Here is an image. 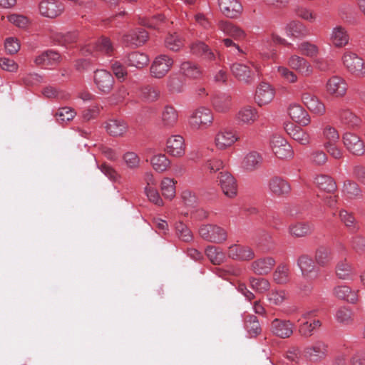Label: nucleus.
<instances>
[{"instance_id": "c756f323", "label": "nucleus", "mask_w": 365, "mask_h": 365, "mask_svg": "<svg viewBox=\"0 0 365 365\" xmlns=\"http://www.w3.org/2000/svg\"><path fill=\"white\" fill-rule=\"evenodd\" d=\"M113 51L112 43L108 38L103 37L98 40L94 46L88 45L82 49V53L85 55L87 53H93L100 51L102 53L110 55Z\"/></svg>"}, {"instance_id": "e2e57ef3", "label": "nucleus", "mask_w": 365, "mask_h": 365, "mask_svg": "<svg viewBox=\"0 0 365 365\" xmlns=\"http://www.w3.org/2000/svg\"><path fill=\"white\" fill-rule=\"evenodd\" d=\"M165 45L168 49L178 51L182 47L183 42L178 34H174L167 36Z\"/></svg>"}, {"instance_id": "a211bd4d", "label": "nucleus", "mask_w": 365, "mask_h": 365, "mask_svg": "<svg viewBox=\"0 0 365 365\" xmlns=\"http://www.w3.org/2000/svg\"><path fill=\"white\" fill-rule=\"evenodd\" d=\"M211 103L215 111L219 113H228L233 106L232 96L225 93L214 95L211 98Z\"/></svg>"}, {"instance_id": "f257e3e1", "label": "nucleus", "mask_w": 365, "mask_h": 365, "mask_svg": "<svg viewBox=\"0 0 365 365\" xmlns=\"http://www.w3.org/2000/svg\"><path fill=\"white\" fill-rule=\"evenodd\" d=\"M214 122V114L210 108L200 106L195 109L190 118L189 125L194 130H204L210 128Z\"/></svg>"}, {"instance_id": "f3484780", "label": "nucleus", "mask_w": 365, "mask_h": 365, "mask_svg": "<svg viewBox=\"0 0 365 365\" xmlns=\"http://www.w3.org/2000/svg\"><path fill=\"white\" fill-rule=\"evenodd\" d=\"M275 96V91L269 83L262 82L257 88L255 100L259 106L269 104Z\"/></svg>"}, {"instance_id": "f8f14e48", "label": "nucleus", "mask_w": 365, "mask_h": 365, "mask_svg": "<svg viewBox=\"0 0 365 365\" xmlns=\"http://www.w3.org/2000/svg\"><path fill=\"white\" fill-rule=\"evenodd\" d=\"M185 140L180 135H173L166 140L165 150L173 157H182L185 153Z\"/></svg>"}, {"instance_id": "1a4fd4ad", "label": "nucleus", "mask_w": 365, "mask_h": 365, "mask_svg": "<svg viewBox=\"0 0 365 365\" xmlns=\"http://www.w3.org/2000/svg\"><path fill=\"white\" fill-rule=\"evenodd\" d=\"M38 10L41 16L54 19L63 14L64 6L58 0H41L38 3Z\"/></svg>"}, {"instance_id": "2f4dec72", "label": "nucleus", "mask_w": 365, "mask_h": 365, "mask_svg": "<svg viewBox=\"0 0 365 365\" xmlns=\"http://www.w3.org/2000/svg\"><path fill=\"white\" fill-rule=\"evenodd\" d=\"M302 100L304 105L314 113L319 115L325 113V106L317 97L309 93H304L302 95Z\"/></svg>"}, {"instance_id": "bf43d9fd", "label": "nucleus", "mask_w": 365, "mask_h": 365, "mask_svg": "<svg viewBox=\"0 0 365 365\" xmlns=\"http://www.w3.org/2000/svg\"><path fill=\"white\" fill-rule=\"evenodd\" d=\"M205 254L209 259L215 264H221L225 259L222 252L215 246H208L205 250Z\"/></svg>"}, {"instance_id": "8fccbe9b", "label": "nucleus", "mask_w": 365, "mask_h": 365, "mask_svg": "<svg viewBox=\"0 0 365 365\" xmlns=\"http://www.w3.org/2000/svg\"><path fill=\"white\" fill-rule=\"evenodd\" d=\"M175 183L176 181L170 178H164L162 180L160 189L165 198L172 200L175 196Z\"/></svg>"}, {"instance_id": "423d86ee", "label": "nucleus", "mask_w": 365, "mask_h": 365, "mask_svg": "<svg viewBox=\"0 0 365 365\" xmlns=\"http://www.w3.org/2000/svg\"><path fill=\"white\" fill-rule=\"evenodd\" d=\"M199 235L206 241L213 243H222L227 240L225 230L215 225H202L199 228Z\"/></svg>"}, {"instance_id": "0e129e2a", "label": "nucleus", "mask_w": 365, "mask_h": 365, "mask_svg": "<svg viewBox=\"0 0 365 365\" xmlns=\"http://www.w3.org/2000/svg\"><path fill=\"white\" fill-rule=\"evenodd\" d=\"M278 75L286 82L294 83L297 81V76L289 68L284 66L277 67Z\"/></svg>"}, {"instance_id": "7ed1b4c3", "label": "nucleus", "mask_w": 365, "mask_h": 365, "mask_svg": "<svg viewBox=\"0 0 365 365\" xmlns=\"http://www.w3.org/2000/svg\"><path fill=\"white\" fill-rule=\"evenodd\" d=\"M232 75L239 81L246 84L252 83L259 76L257 66L252 69L248 64L236 62L230 66Z\"/></svg>"}, {"instance_id": "0eeeda50", "label": "nucleus", "mask_w": 365, "mask_h": 365, "mask_svg": "<svg viewBox=\"0 0 365 365\" xmlns=\"http://www.w3.org/2000/svg\"><path fill=\"white\" fill-rule=\"evenodd\" d=\"M93 81L99 92L103 94L109 93L115 83L112 73L105 69H98L94 72Z\"/></svg>"}, {"instance_id": "de8ad7c7", "label": "nucleus", "mask_w": 365, "mask_h": 365, "mask_svg": "<svg viewBox=\"0 0 365 365\" xmlns=\"http://www.w3.org/2000/svg\"><path fill=\"white\" fill-rule=\"evenodd\" d=\"M287 297L288 294L284 289H272L267 294V300L272 306H282Z\"/></svg>"}, {"instance_id": "680f3d73", "label": "nucleus", "mask_w": 365, "mask_h": 365, "mask_svg": "<svg viewBox=\"0 0 365 365\" xmlns=\"http://www.w3.org/2000/svg\"><path fill=\"white\" fill-rule=\"evenodd\" d=\"M76 114V113L74 110L71 109V108L63 107L58 109V110L56 113L55 116L58 122L65 123L73 120Z\"/></svg>"}, {"instance_id": "13d9d810", "label": "nucleus", "mask_w": 365, "mask_h": 365, "mask_svg": "<svg viewBox=\"0 0 365 365\" xmlns=\"http://www.w3.org/2000/svg\"><path fill=\"white\" fill-rule=\"evenodd\" d=\"M298 49L302 55L316 57L319 51V47L309 41H303L298 45Z\"/></svg>"}, {"instance_id": "603ef678", "label": "nucleus", "mask_w": 365, "mask_h": 365, "mask_svg": "<svg viewBox=\"0 0 365 365\" xmlns=\"http://www.w3.org/2000/svg\"><path fill=\"white\" fill-rule=\"evenodd\" d=\"M341 122L349 128H354L360 124V119L349 110H342L339 113Z\"/></svg>"}, {"instance_id": "3c124183", "label": "nucleus", "mask_w": 365, "mask_h": 365, "mask_svg": "<svg viewBox=\"0 0 365 365\" xmlns=\"http://www.w3.org/2000/svg\"><path fill=\"white\" fill-rule=\"evenodd\" d=\"M339 216L341 222L349 230V231L356 232L359 230V226L352 213L349 212L345 210H341L339 211Z\"/></svg>"}, {"instance_id": "393cba45", "label": "nucleus", "mask_w": 365, "mask_h": 365, "mask_svg": "<svg viewBox=\"0 0 365 365\" xmlns=\"http://www.w3.org/2000/svg\"><path fill=\"white\" fill-rule=\"evenodd\" d=\"M284 129L287 133L295 141L302 145H307L311 142L310 135L300 127L292 123L285 125Z\"/></svg>"}, {"instance_id": "e433bc0d", "label": "nucleus", "mask_w": 365, "mask_h": 365, "mask_svg": "<svg viewBox=\"0 0 365 365\" xmlns=\"http://www.w3.org/2000/svg\"><path fill=\"white\" fill-rule=\"evenodd\" d=\"M314 184L316 186L327 192H334L336 190L337 186L334 179L325 174L317 175L314 178Z\"/></svg>"}, {"instance_id": "ddd939ff", "label": "nucleus", "mask_w": 365, "mask_h": 365, "mask_svg": "<svg viewBox=\"0 0 365 365\" xmlns=\"http://www.w3.org/2000/svg\"><path fill=\"white\" fill-rule=\"evenodd\" d=\"M218 181L222 192L226 197L234 198L237 195V182L230 173L227 172H220L218 175Z\"/></svg>"}, {"instance_id": "6ab92c4d", "label": "nucleus", "mask_w": 365, "mask_h": 365, "mask_svg": "<svg viewBox=\"0 0 365 365\" xmlns=\"http://www.w3.org/2000/svg\"><path fill=\"white\" fill-rule=\"evenodd\" d=\"M287 65L302 76H309L313 73L312 65L303 57L293 54L287 60Z\"/></svg>"}, {"instance_id": "49530a36", "label": "nucleus", "mask_w": 365, "mask_h": 365, "mask_svg": "<svg viewBox=\"0 0 365 365\" xmlns=\"http://www.w3.org/2000/svg\"><path fill=\"white\" fill-rule=\"evenodd\" d=\"M150 163L156 172L163 173L170 167V160L165 154L159 153L151 158Z\"/></svg>"}, {"instance_id": "cd10ccee", "label": "nucleus", "mask_w": 365, "mask_h": 365, "mask_svg": "<svg viewBox=\"0 0 365 365\" xmlns=\"http://www.w3.org/2000/svg\"><path fill=\"white\" fill-rule=\"evenodd\" d=\"M285 32L287 36L302 38L309 34L307 26L299 20L289 21L285 26Z\"/></svg>"}, {"instance_id": "5fc2aeb1", "label": "nucleus", "mask_w": 365, "mask_h": 365, "mask_svg": "<svg viewBox=\"0 0 365 365\" xmlns=\"http://www.w3.org/2000/svg\"><path fill=\"white\" fill-rule=\"evenodd\" d=\"M123 160L126 167L130 170H137L140 166V157L133 151L125 152L123 155Z\"/></svg>"}, {"instance_id": "ea45409f", "label": "nucleus", "mask_w": 365, "mask_h": 365, "mask_svg": "<svg viewBox=\"0 0 365 365\" xmlns=\"http://www.w3.org/2000/svg\"><path fill=\"white\" fill-rule=\"evenodd\" d=\"M313 230V225L306 222H299L292 224L289 227V232L290 235L296 237H303L310 235Z\"/></svg>"}, {"instance_id": "a18cd8bd", "label": "nucleus", "mask_w": 365, "mask_h": 365, "mask_svg": "<svg viewBox=\"0 0 365 365\" xmlns=\"http://www.w3.org/2000/svg\"><path fill=\"white\" fill-rule=\"evenodd\" d=\"M295 15L310 24H314L318 20V14L313 9L303 6H297L294 9Z\"/></svg>"}, {"instance_id": "bb28decb", "label": "nucleus", "mask_w": 365, "mask_h": 365, "mask_svg": "<svg viewBox=\"0 0 365 365\" xmlns=\"http://www.w3.org/2000/svg\"><path fill=\"white\" fill-rule=\"evenodd\" d=\"M270 192L277 197H284L291 190V186L287 181L280 177H274L268 184Z\"/></svg>"}, {"instance_id": "b1692460", "label": "nucleus", "mask_w": 365, "mask_h": 365, "mask_svg": "<svg viewBox=\"0 0 365 365\" xmlns=\"http://www.w3.org/2000/svg\"><path fill=\"white\" fill-rule=\"evenodd\" d=\"M221 12L228 18L238 17L242 11V6L238 0H218Z\"/></svg>"}, {"instance_id": "c85d7f7f", "label": "nucleus", "mask_w": 365, "mask_h": 365, "mask_svg": "<svg viewBox=\"0 0 365 365\" xmlns=\"http://www.w3.org/2000/svg\"><path fill=\"white\" fill-rule=\"evenodd\" d=\"M148 32L143 29L131 31L123 36V41L128 46H140L148 39Z\"/></svg>"}, {"instance_id": "aec40b11", "label": "nucleus", "mask_w": 365, "mask_h": 365, "mask_svg": "<svg viewBox=\"0 0 365 365\" xmlns=\"http://www.w3.org/2000/svg\"><path fill=\"white\" fill-rule=\"evenodd\" d=\"M333 294L339 299L355 304L359 302V289H352L346 285H339L334 288Z\"/></svg>"}, {"instance_id": "338daca9", "label": "nucleus", "mask_w": 365, "mask_h": 365, "mask_svg": "<svg viewBox=\"0 0 365 365\" xmlns=\"http://www.w3.org/2000/svg\"><path fill=\"white\" fill-rule=\"evenodd\" d=\"M160 91L154 87L146 86L142 88L140 96L145 101H154L158 98Z\"/></svg>"}, {"instance_id": "a19ab883", "label": "nucleus", "mask_w": 365, "mask_h": 365, "mask_svg": "<svg viewBox=\"0 0 365 365\" xmlns=\"http://www.w3.org/2000/svg\"><path fill=\"white\" fill-rule=\"evenodd\" d=\"M356 272L353 267L346 260L341 261L336 266V276L343 280H349L355 275Z\"/></svg>"}, {"instance_id": "dca6fc26", "label": "nucleus", "mask_w": 365, "mask_h": 365, "mask_svg": "<svg viewBox=\"0 0 365 365\" xmlns=\"http://www.w3.org/2000/svg\"><path fill=\"white\" fill-rule=\"evenodd\" d=\"M227 255L231 259L238 261H250L255 256L251 247L237 244L232 245L228 247Z\"/></svg>"}, {"instance_id": "4468645a", "label": "nucleus", "mask_w": 365, "mask_h": 365, "mask_svg": "<svg viewBox=\"0 0 365 365\" xmlns=\"http://www.w3.org/2000/svg\"><path fill=\"white\" fill-rule=\"evenodd\" d=\"M297 265L305 279L312 280L317 277L318 269L312 257L305 255L300 256L297 259Z\"/></svg>"}, {"instance_id": "20e7f679", "label": "nucleus", "mask_w": 365, "mask_h": 365, "mask_svg": "<svg viewBox=\"0 0 365 365\" xmlns=\"http://www.w3.org/2000/svg\"><path fill=\"white\" fill-rule=\"evenodd\" d=\"M240 140V137L236 130L224 128L217 131L215 135L214 144L219 150H225L231 148L236 142Z\"/></svg>"}, {"instance_id": "9d476101", "label": "nucleus", "mask_w": 365, "mask_h": 365, "mask_svg": "<svg viewBox=\"0 0 365 365\" xmlns=\"http://www.w3.org/2000/svg\"><path fill=\"white\" fill-rule=\"evenodd\" d=\"M173 59L168 55L160 54L153 61L150 66V73L156 78L164 77L173 66Z\"/></svg>"}, {"instance_id": "c03bdc74", "label": "nucleus", "mask_w": 365, "mask_h": 365, "mask_svg": "<svg viewBox=\"0 0 365 365\" xmlns=\"http://www.w3.org/2000/svg\"><path fill=\"white\" fill-rule=\"evenodd\" d=\"M334 317L339 323L344 325H349L354 322L353 311L347 306H341L338 308Z\"/></svg>"}, {"instance_id": "774afa93", "label": "nucleus", "mask_w": 365, "mask_h": 365, "mask_svg": "<svg viewBox=\"0 0 365 365\" xmlns=\"http://www.w3.org/2000/svg\"><path fill=\"white\" fill-rule=\"evenodd\" d=\"M352 249L357 253L365 252V237L358 235L354 236L351 240Z\"/></svg>"}, {"instance_id": "c9c22d12", "label": "nucleus", "mask_w": 365, "mask_h": 365, "mask_svg": "<svg viewBox=\"0 0 365 365\" xmlns=\"http://www.w3.org/2000/svg\"><path fill=\"white\" fill-rule=\"evenodd\" d=\"M61 61V56L53 50H47L34 58V63L38 66H53Z\"/></svg>"}, {"instance_id": "58836bf2", "label": "nucleus", "mask_w": 365, "mask_h": 365, "mask_svg": "<svg viewBox=\"0 0 365 365\" xmlns=\"http://www.w3.org/2000/svg\"><path fill=\"white\" fill-rule=\"evenodd\" d=\"M262 163V155L256 151H251L245 156L242 165L245 170L252 171L257 169Z\"/></svg>"}, {"instance_id": "412c9836", "label": "nucleus", "mask_w": 365, "mask_h": 365, "mask_svg": "<svg viewBox=\"0 0 365 365\" xmlns=\"http://www.w3.org/2000/svg\"><path fill=\"white\" fill-rule=\"evenodd\" d=\"M294 324L289 320L274 319L271 323L272 332L282 339L288 338L293 334Z\"/></svg>"}, {"instance_id": "f03ea898", "label": "nucleus", "mask_w": 365, "mask_h": 365, "mask_svg": "<svg viewBox=\"0 0 365 365\" xmlns=\"http://www.w3.org/2000/svg\"><path fill=\"white\" fill-rule=\"evenodd\" d=\"M341 62L351 75L357 78L365 77V61L356 53L345 50L341 56Z\"/></svg>"}, {"instance_id": "5701e85b", "label": "nucleus", "mask_w": 365, "mask_h": 365, "mask_svg": "<svg viewBox=\"0 0 365 365\" xmlns=\"http://www.w3.org/2000/svg\"><path fill=\"white\" fill-rule=\"evenodd\" d=\"M276 261L272 257H263L253 261L250 269L256 274L266 275L272 269Z\"/></svg>"}, {"instance_id": "052dcab7", "label": "nucleus", "mask_w": 365, "mask_h": 365, "mask_svg": "<svg viewBox=\"0 0 365 365\" xmlns=\"http://www.w3.org/2000/svg\"><path fill=\"white\" fill-rule=\"evenodd\" d=\"M343 192L348 198L354 199L361 196V190L359 185L351 180L345 181L343 186Z\"/></svg>"}, {"instance_id": "864d4df0", "label": "nucleus", "mask_w": 365, "mask_h": 365, "mask_svg": "<svg viewBox=\"0 0 365 365\" xmlns=\"http://www.w3.org/2000/svg\"><path fill=\"white\" fill-rule=\"evenodd\" d=\"M245 328L251 337H255L261 333V327L257 317L249 315L245 320Z\"/></svg>"}, {"instance_id": "69168bd1", "label": "nucleus", "mask_w": 365, "mask_h": 365, "mask_svg": "<svg viewBox=\"0 0 365 365\" xmlns=\"http://www.w3.org/2000/svg\"><path fill=\"white\" fill-rule=\"evenodd\" d=\"M176 233L178 237L184 242H190L192 240V234L188 227L181 222L176 224Z\"/></svg>"}, {"instance_id": "72a5a7b5", "label": "nucleus", "mask_w": 365, "mask_h": 365, "mask_svg": "<svg viewBox=\"0 0 365 365\" xmlns=\"http://www.w3.org/2000/svg\"><path fill=\"white\" fill-rule=\"evenodd\" d=\"M217 28L225 35L235 40L242 39L245 36V33L241 28L227 21H220L217 23Z\"/></svg>"}, {"instance_id": "4d7b16f0", "label": "nucleus", "mask_w": 365, "mask_h": 365, "mask_svg": "<svg viewBox=\"0 0 365 365\" xmlns=\"http://www.w3.org/2000/svg\"><path fill=\"white\" fill-rule=\"evenodd\" d=\"M331 259V250L327 247H319L315 254V260L320 266H324Z\"/></svg>"}, {"instance_id": "09e8293b", "label": "nucleus", "mask_w": 365, "mask_h": 365, "mask_svg": "<svg viewBox=\"0 0 365 365\" xmlns=\"http://www.w3.org/2000/svg\"><path fill=\"white\" fill-rule=\"evenodd\" d=\"M167 87L172 93L182 92L185 87L183 76L177 73L170 75L167 81Z\"/></svg>"}, {"instance_id": "6e6d98bb", "label": "nucleus", "mask_w": 365, "mask_h": 365, "mask_svg": "<svg viewBox=\"0 0 365 365\" xmlns=\"http://www.w3.org/2000/svg\"><path fill=\"white\" fill-rule=\"evenodd\" d=\"M250 285L255 292L263 294L269 290L270 282L264 278L251 277L250 279Z\"/></svg>"}, {"instance_id": "a878e982", "label": "nucleus", "mask_w": 365, "mask_h": 365, "mask_svg": "<svg viewBox=\"0 0 365 365\" xmlns=\"http://www.w3.org/2000/svg\"><path fill=\"white\" fill-rule=\"evenodd\" d=\"M258 117L256 108L250 106L241 108L235 114V120L240 125H252L257 120Z\"/></svg>"}, {"instance_id": "473e14b6", "label": "nucleus", "mask_w": 365, "mask_h": 365, "mask_svg": "<svg viewBox=\"0 0 365 365\" xmlns=\"http://www.w3.org/2000/svg\"><path fill=\"white\" fill-rule=\"evenodd\" d=\"M161 125L164 128L170 129L177 124L178 113L172 106H165L161 113Z\"/></svg>"}, {"instance_id": "9b49d317", "label": "nucleus", "mask_w": 365, "mask_h": 365, "mask_svg": "<svg viewBox=\"0 0 365 365\" xmlns=\"http://www.w3.org/2000/svg\"><path fill=\"white\" fill-rule=\"evenodd\" d=\"M350 36L347 29L342 25L332 27L329 34V41L334 47L344 48L349 43Z\"/></svg>"}, {"instance_id": "37998d69", "label": "nucleus", "mask_w": 365, "mask_h": 365, "mask_svg": "<svg viewBox=\"0 0 365 365\" xmlns=\"http://www.w3.org/2000/svg\"><path fill=\"white\" fill-rule=\"evenodd\" d=\"M126 62L129 66L142 68L148 65L149 58L145 53L135 51L128 55Z\"/></svg>"}, {"instance_id": "39448f33", "label": "nucleus", "mask_w": 365, "mask_h": 365, "mask_svg": "<svg viewBox=\"0 0 365 365\" xmlns=\"http://www.w3.org/2000/svg\"><path fill=\"white\" fill-rule=\"evenodd\" d=\"M304 357L312 362H320L329 354V346L323 341L318 340L306 346L303 351Z\"/></svg>"}, {"instance_id": "f704fd0d", "label": "nucleus", "mask_w": 365, "mask_h": 365, "mask_svg": "<svg viewBox=\"0 0 365 365\" xmlns=\"http://www.w3.org/2000/svg\"><path fill=\"white\" fill-rule=\"evenodd\" d=\"M180 71L182 76L189 79H198L202 76L201 67L196 63L186 61L180 66Z\"/></svg>"}, {"instance_id": "7c9ffc66", "label": "nucleus", "mask_w": 365, "mask_h": 365, "mask_svg": "<svg viewBox=\"0 0 365 365\" xmlns=\"http://www.w3.org/2000/svg\"><path fill=\"white\" fill-rule=\"evenodd\" d=\"M327 92L336 97L343 96L346 92V83L339 76H332L327 83Z\"/></svg>"}, {"instance_id": "4be33fe9", "label": "nucleus", "mask_w": 365, "mask_h": 365, "mask_svg": "<svg viewBox=\"0 0 365 365\" xmlns=\"http://www.w3.org/2000/svg\"><path fill=\"white\" fill-rule=\"evenodd\" d=\"M288 114L294 121L302 126H306L311 122L307 110L298 103H292L289 106Z\"/></svg>"}, {"instance_id": "2eb2a0df", "label": "nucleus", "mask_w": 365, "mask_h": 365, "mask_svg": "<svg viewBox=\"0 0 365 365\" xmlns=\"http://www.w3.org/2000/svg\"><path fill=\"white\" fill-rule=\"evenodd\" d=\"M343 143L346 148L353 155H362L365 153L363 140L356 134L346 133L343 135Z\"/></svg>"}, {"instance_id": "6e6552de", "label": "nucleus", "mask_w": 365, "mask_h": 365, "mask_svg": "<svg viewBox=\"0 0 365 365\" xmlns=\"http://www.w3.org/2000/svg\"><path fill=\"white\" fill-rule=\"evenodd\" d=\"M270 146L276 157L279 159L289 160L294 156L292 146L280 135L272 136L270 140Z\"/></svg>"}, {"instance_id": "4c0bfd02", "label": "nucleus", "mask_w": 365, "mask_h": 365, "mask_svg": "<svg viewBox=\"0 0 365 365\" xmlns=\"http://www.w3.org/2000/svg\"><path fill=\"white\" fill-rule=\"evenodd\" d=\"M107 132L112 136L118 137L123 135L128 130V125L123 120H109L106 125Z\"/></svg>"}, {"instance_id": "79ce46f5", "label": "nucleus", "mask_w": 365, "mask_h": 365, "mask_svg": "<svg viewBox=\"0 0 365 365\" xmlns=\"http://www.w3.org/2000/svg\"><path fill=\"white\" fill-rule=\"evenodd\" d=\"M273 280L278 284H284L289 282L290 269L287 264H279L273 272Z\"/></svg>"}]
</instances>
